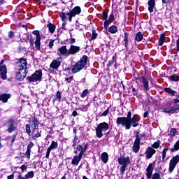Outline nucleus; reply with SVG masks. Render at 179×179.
<instances>
[{"instance_id": "13", "label": "nucleus", "mask_w": 179, "mask_h": 179, "mask_svg": "<svg viewBox=\"0 0 179 179\" xmlns=\"http://www.w3.org/2000/svg\"><path fill=\"white\" fill-rule=\"evenodd\" d=\"M135 80H139L140 82H142L143 86L144 87V92H148V90H150V87H149V81L145 76H142L139 78H136Z\"/></svg>"}, {"instance_id": "35", "label": "nucleus", "mask_w": 179, "mask_h": 179, "mask_svg": "<svg viewBox=\"0 0 179 179\" xmlns=\"http://www.w3.org/2000/svg\"><path fill=\"white\" fill-rule=\"evenodd\" d=\"M169 80H171V82H179V76L177 74H173L169 77Z\"/></svg>"}, {"instance_id": "4", "label": "nucleus", "mask_w": 179, "mask_h": 179, "mask_svg": "<svg viewBox=\"0 0 179 179\" xmlns=\"http://www.w3.org/2000/svg\"><path fill=\"white\" fill-rule=\"evenodd\" d=\"M135 141L133 144L132 150L134 153H138L141 149V139L145 138V134L144 133L140 134L138 130L134 131Z\"/></svg>"}, {"instance_id": "36", "label": "nucleus", "mask_w": 179, "mask_h": 179, "mask_svg": "<svg viewBox=\"0 0 179 179\" xmlns=\"http://www.w3.org/2000/svg\"><path fill=\"white\" fill-rule=\"evenodd\" d=\"M143 40V34L139 31L136 34L135 41H142Z\"/></svg>"}, {"instance_id": "24", "label": "nucleus", "mask_w": 179, "mask_h": 179, "mask_svg": "<svg viewBox=\"0 0 179 179\" xmlns=\"http://www.w3.org/2000/svg\"><path fill=\"white\" fill-rule=\"evenodd\" d=\"M83 157V156H82L80 154H78V155L74 156L73 159L71 161V164H74V166H78V164H79V162H80V160H82Z\"/></svg>"}, {"instance_id": "7", "label": "nucleus", "mask_w": 179, "mask_h": 179, "mask_svg": "<svg viewBox=\"0 0 179 179\" xmlns=\"http://www.w3.org/2000/svg\"><path fill=\"white\" fill-rule=\"evenodd\" d=\"M27 80L30 83L35 82L36 83H40L43 80V71L41 69L36 70L31 76L27 78Z\"/></svg>"}, {"instance_id": "33", "label": "nucleus", "mask_w": 179, "mask_h": 179, "mask_svg": "<svg viewBox=\"0 0 179 179\" xmlns=\"http://www.w3.org/2000/svg\"><path fill=\"white\" fill-rule=\"evenodd\" d=\"M165 41H166V35L164 34H162L160 36V38L158 41V45H160L162 47L164 44Z\"/></svg>"}, {"instance_id": "42", "label": "nucleus", "mask_w": 179, "mask_h": 179, "mask_svg": "<svg viewBox=\"0 0 179 179\" xmlns=\"http://www.w3.org/2000/svg\"><path fill=\"white\" fill-rule=\"evenodd\" d=\"M88 93H89V90L87 89L84 90L81 93L80 97H82L83 99H85V97L87 96Z\"/></svg>"}, {"instance_id": "55", "label": "nucleus", "mask_w": 179, "mask_h": 179, "mask_svg": "<svg viewBox=\"0 0 179 179\" xmlns=\"http://www.w3.org/2000/svg\"><path fill=\"white\" fill-rule=\"evenodd\" d=\"M76 150L78 152H82V145H78L76 147Z\"/></svg>"}, {"instance_id": "18", "label": "nucleus", "mask_w": 179, "mask_h": 179, "mask_svg": "<svg viewBox=\"0 0 179 179\" xmlns=\"http://www.w3.org/2000/svg\"><path fill=\"white\" fill-rule=\"evenodd\" d=\"M115 20V17H114V13L112 11L111 13L110 14L108 19L106 21H104V29H107L113 22Z\"/></svg>"}, {"instance_id": "43", "label": "nucleus", "mask_w": 179, "mask_h": 179, "mask_svg": "<svg viewBox=\"0 0 179 179\" xmlns=\"http://www.w3.org/2000/svg\"><path fill=\"white\" fill-rule=\"evenodd\" d=\"M159 146H160V141H159V140L157 142H155L152 145V148H153L154 149H159Z\"/></svg>"}, {"instance_id": "51", "label": "nucleus", "mask_w": 179, "mask_h": 179, "mask_svg": "<svg viewBox=\"0 0 179 179\" xmlns=\"http://www.w3.org/2000/svg\"><path fill=\"white\" fill-rule=\"evenodd\" d=\"M22 38L24 41H27V40H29V34H24L22 35Z\"/></svg>"}, {"instance_id": "12", "label": "nucleus", "mask_w": 179, "mask_h": 179, "mask_svg": "<svg viewBox=\"0 0 179 179\" xmlns=\"http://www.w3.org/2000/svg\"><path fill=\"white\" fill-rule=\"evenodd\" d=\"M62 63V57H59L57 59H54L52 62V64H50V69H55V71H58L61 64Z\"/></svg>"}, {"instance_id": "34", "label": "nucleus", "mask_w": 179, "mask_h": 179, "mask_svg": "<svg viewBox=\"0 0 179 179\" xmlns=\"http://www.w3.org/2000/svg\"><path fill=\"white\" fill-rule=\"evenodd\" d=\"M108 31L111 33V34H115V33L118 31V28L115 25H112L108 28Z\"/></svg>"}, {"instance_id": "15", "label": "nucleus", "mask_w": 179, "mask_h": 179, "mask_svg": "<svg viewBox=\"0 0 179 179\" xmlns=\"http://www.w3.org/2000/svg\"><path fill=\"white\" fill-rule=\"evenodd\" d=\"M7 132H8V134H12L13 131H15L16 126L15 125V120H13V119L8 120V121L7 122Z\"/></svg>"}, {"instance_id": "64", "label": "nucleus", "mask_w": 179, "mask_h": 179, "mask_svg": "<svg viewBox=\"0 0 179 179\" xmlns=\"http://www.w3.org/2000/svg\"><path fill=\"white\" fill-rule=\"evenodd\" d=\"M66 15L67 16H71V15H72V11L70 10L69 12H67V13H66Z\"/></svg>"}, {"instance_id": "10", "label": "nucleus", "mask_w": 179, "mask_h": 179, "mask_svg": "<svg viewBox=\"0 0 179 179\" xmlns=\"http://www.w3.org/2000/svg\"><path fill=\"white\" fill-rule=\"evenodd\" d=\"M3 62H5V60L3 59L0 62V74L1 79L3 80H6V79H8V76L6 75L8 71L6 69V65L3 64Z\"/></svg>"}, {"instance_id": "11", "label": "nucleus", "mask_w": 179, "mask_h": 179, "mask_svg": "<svg viewBox=\"0 0 179 179\" xmlns=\"http://www.w3.org/2000/svg\"><path fill=\"white\" fill-rule=\"evenodd\" d=\"M178 162H179V155H176L171 159L169 162V172L170 173L174 171V169H176V166H177V164H178Z\"/></svg>"}, {"instance_id": "52", "label": "nucleus", "mask_w": 179, "mask_h": 179, "mask_svg": "<svg viewBox=\"0 0 179 179\" xmlns=\"http://www.w3.org/2000/svg\"><path fill=\"white\" fill-rule=\"evenodd\" d=\"M31 151H30L29 150H27L24 156H26L27 157V159H30V153Z\"/></svg>"}, {"instance_id": "48", "label": "nucleus", "mask_w": 179, "mask_h": 179, "mask_svg": "<svg viewBox=\"0 0 179 179\" xmlns=\"http://www.w3.org/2000/svg\"><path fill=\"white\" fill-rule=\"evenodd\" d=\"M72 80H73V76H71L69 78H65V81L66 82V83H71V82H72Z\"/></svg>"}, {"instance_id": "1", "label": "nucleus", "mask_w": 179, "mask_h": 179, "mask_svg": "<svg viewBox=\"0 0 179 179\" xmlns=\"http://www.w3.org/2000/svg\"><path fill=\"white\" fill-rule=\"evenodd\" d=\"M139 121H141L139 115L136 114L132 116V112L129 111L127 117H117L116 124L117 125H122L125 129L128 130L131 127H133V128L139 127Z\"/></svg>"}, {"instance_id": "40", "label": "nucleus", "mask_w": 179, "mask_h": 179, "mask_svg": "<svg viewBox=\"0 0 179 179\" xmlns=\"http://www.w3.org/2000/svg\"><path fill=\"white\" fill-rule=\"evenodd\" d=\"M108 18V13L107 11H106L105 10H103L102 11V19L103 20H107V19Z\"/></svg>"}, {"instance_id": "26", "label": "nucleus", "mask_w": 179, "mask_h": 179, "mask_svg": "<svg viewBox=\"0 0 179 179\" xmlns=\"http://www.w3.org/2000/svg\"><path fill=\"white\" fill-rule=\"evenodd\" d=\"M156 6V1L155 0L148 1V10L150 13H153V8Z\"/></svg>"}, {"instance_id": "25", "label": "nucleus", "mask_w": 179, "mask_h": 179, "mask_svg": "<svg viewBox=\"0 0 179 179\" xmlns=\"http://www.w3.org/2000/svg\"><path fill=\"white\" fill-rule=\"evenodd\" d=\"M164 91L165 93H167V94H169V96H176V94H177V92L173 90L171 87H165L164 88Z\"/></svg>"}, {"instance_id": "20", "label": "nucleus", "mask_w": 179, "mask_h": 179, "mask_svg": "<svg viewBox=\"0 0 179 179\" xmlns=\"http://www.w3.org/2000/svg\"><path fill=\"white\" fill-rule=\"evenodd\" d=\"M79 51H80V48L79 46L71 45L69 50V55H75V54H78Z\"/></svg>"}, {"instance_id": "47", "label": "nucleus", "mask_w": 179, "mask_h": 179, "mask_svg": "<svg viewBox=\"0 0 179 179\" xmlns=\"http://www.w3.org/2000/svg\"><path fill=\"white\" fill-rule=\"evenodd\" d=\"M33 146H34V143L33 142L30 141V142L29 143V144L27 145V150H30V151H31V148H33Z\"/></svg>"}, {"instance_id": "59", "label": "nucleus", "mask_w": 179, "mask_h": 179, "mask_svg": "<svg viewBox=\"0 0 179 179\" xmlns=\"http://www.w3.org/2000/svg\"><path fill=\"white\" fill-rule=\"evenodd\" d=\"M8 37H9V38H12V37H13V31H10L8 32Z\"/></svg>"}, {"instance_id": "49", "label": "nucleus", "mask_w": 179, "mask_h": 179, "mask_svg": "<svg viewBox=\"0 0 179 179\" xmlns=\"http://www.w3.org/2000/svg\"><path fill=\"white\" fill-rule=\"evenodd\" d=\"M48 47H49L50 50H52V47H54V40L50 41Z\"/></svg>"}, {"instance_id": "38", "label": "nucleus", "mask_w": 179, "mask_h": 179, "mask_svg": "<svg viewBox=\"0 0 179 179\" xmlns=\"http://www.w3.org/2000/svg\"><path fill=\"white\" fill-rule=\"evenodd\" d=\"M92 37L89 39V41H92L97 38V32H96V29H94V28H92Z\"/></svg>"}, {"instance_id": "57", "label": "nucleus", "mask_w": 179, "mask_h": 179, "mask_svg": "<svg viewBox=\"0 0 179 179\" xmlns=\"http://www.w3.org/2000/svg\"><path fill=\"white\" fill-rule=\"evenodd\" d=\"M149 116V111H145L143 114V118H148Z\"/></svg>"}, {"instance_id": "22", "label": "nucleus", "mask_w": 179, "mask_h": 179, "mask_svg": "<svg viewBox=\"0 0 179 179\" xmlns=\"http://www.w3.org/2000/svg\"><path fill=\"white\" fill-rule=\"evenodd\" d=\"M146 176L148 179L152 178V174H153V165L152 163H150L148 168L146 169Z\"/></svg>"}, {"instance_id": "8", "label": "nucleus", "mask_w": 179, "mask_h": 179, "mask_svg": "<svg viewBox=\"0 0 179 179\" xmlns=\"http://www.w3.org/2000/svg\"><path fill=\"white\" fill-rule=\"evenodd\" d=\"M174 105L173 106H166L164 108V113L166 114H177L179 110V99H173Z\"/></svg>"}, {"instance_id": "16", "label": "nucleus", "mask_w": 179, "mask_h": 179, "mask_svg": "<svg viewBox=\"0 0 179 179\" xmlns=\"http://www.w3.org/2000/svg\"><path fill=\"white\" fill-rule=\"evenodd\" d=\"M57 148H58V143L57 141H52L50 145L47 149L45 155L46 159H48V157H50V153H51V150H52V149H57Z\"/></svg>"}, {"instance_id": "32", "label": "nucleus", "mask_w": 179, "mask_h": 179, "mask_svg": "<svg viewBox=\"0 0 179 179\" xmlns=\"http://www.w3.org/2000/svg\"><path fill=\"white\" fill-rule=\"evenodd\" d=\"M87 149H89V143H84V146L82 145L81 152H80L79 155L83 156L86 153Z\"/></svg>"}, {"instance_id": "54", "label": "nucleus", "mask_w": 179, "mask_h": 179, "mask_svg": "<svg viewBox=\"0 0 179 179\" xmlns=\"http://www.w3.org/2000/svg\"><path fill=\"white\" fill-rule=\"evenodd\" d=\"M75 43H76V39H75L73 38H70V40H69L70 44H75Z\"/></svg>"}, {"instance_id": "44", "label": "nucleus", "mask_w": 179, "mask_h": 179, "mask_svg": "<svg viewBox=\"0 0 179 179\" xmlns=\"http://www.w3.org/2000/svg\"><path fill=\"white\" fill-rule=\"evenodd\" d=\"M176 134H177V129L176 128L171 129V131H170L171 136H176Z\"/></svg>"}, {"instance_id": "39", "label": "nucleus", "mask_w": 179, "mask_h": 179, "mask_svg": "<svg viewBox=\"0 0 179 179\" xmlns=\"http://www.w3.org/2000/svg\"><path fill=\"white\" fill-rule=\"evenodd\" d=\"M61 92L57 91L56 95L53 98V101H57V100H61Z\"/></svg>"}, {"instance_id": "6", "label": "nucleus", "mask_w": 179, "mask_h": 179, "mask_svg": "<svg viewBox=\"0 0 179 179\" xmlns=\"http://www.w3.org/2000/svg\"><path fill=\"white\" fill-rule=\"evenodd\" d=\"M110 128V125L107 122H102L98 124L97 127L95 129L96 136L99 139L103 138V132H107Z\"/></svg>"}, {"instance_id": "29", "label": "nucleus", "mask_w": 179, "mask_h": 179, "mask_svg": "<svg viewBox=\"0 0 179 179\" xmlns=\"http://www.w3.org/2000/svg\"><path fill=\"white\" fill-rule=\"evenodd\" d=\"M47 27L48 28L50 33H51L52 34H54V31H55V29H56L57 26H55V24H54L51 22H49L47 24Z\"/></svg>"}, {"instance_id": "63", "label": "nucleus", "mask_w": 179, "mask_h": 179, "mask_svg": "<svg viewBox=\"0 0 179 179\" xmlns=\"http://www.w3.org/2000/svg\"><path fill=\"white\" fill-rule=\"evenodd\" d=\"M15 178V175L13 173L7 177V179H13Z\"/></svg>"}, {"instance_id": "2", "label": "nucleus", "mask_w": 179, "mask_h": 179, "mask_svg": "<svg viewBox=\"0 0 179 179\" xmlns=\"http://www.w3.org/2000/svg\"><path fill=\"white\" fill-rule=\"evenodd\" d=\"M15 79L22 81L27 75V60L21 59L15 63Z\"/></svg>"}, {"instance_id": "45", "label": "nucleus", "mask_w": 179, "mask_h": 179, "mask_svg": "<svg viewBox=\"0 0 179 179\" xmlns=\"http://www.w3.org/2000/svg\"><path fill=\"white\" fill-rule=\"evenodd\" d=\"M152 179H162V177H160V173H155L152 174Z\"/></svg>"}, {"instance_id": "56", "label": "nucleus", "mask_w": 179, "mask_h": 179, "mask_svg": "<svg viewBox=\"0 0 179 179\" xmlns=\"http://www.w3.org/2000/svg\"><path fill=\"white\" fill-rule=\"evenodd\" d=\"M20 169L23 172V171H24V170H27V166L26 165H22L20 167Z\"/></svg>"}, {"instance_id": "5", "label": "nucleus", "mask_w": 179, "mask_h": 179, "mask_svg": "<svg viewBox=\"0 0 179 179\" xmlns=\"http://www.w3.org/2000/svg\"><path fill=\"white\" fill-rule=\"evenodd\" d=\"M25 128L26 134H27V135H31V129L33 134H34V131L38 128V120H37L36 117H32L29 120V124H26Z\"/></svg>"}, {"instance_id": "17", "label": "nucleus", "mask_w": 179, "mask_h": 179, "mask_svg": "<svg viewBox=\"0 0 179 179\" xmlns=\"http://www.w3.org/2000/svg\"><path fill=\"white\" fill-rule=\"evenodd\" d=\"M155 153H156V150L153 149V148L152 147H148L145 150V157L147 160H149V159H152Z\"/></svg>"}, {"instance_id": "27", "label": "nucleus", "mask_w": 179, "mask_h": 179, "mask_svg": "<svg viewBox=\"0 0 179 179\" xmlns=\"http://www.w3.org/2000/svg\"><path fill=\"white\" fill-rule=\"evenodd\" d=\"M115 62H117V55H113L112 59L108 62L106 65L107 71H110V66L114 65Z\"/></svg>"}, {"instance_id": "9", "label": "nucleus", "mask_w": 179, "mask_h": 179, "mask_svg": "<svg viewBox=\"0 0 179 179\" xmlns=\"http://www.w3.org/2000/svg\"><path fill=\"white\" fill-rule=\"evenodd\" d=\"M118 164L122 166L120 167V174H124L125 173V170H127V166L131 163V160L129 159V157H119L117 159Z\"/></svg>"}, {"instance_id": "53", "label": "nucleus", "mask_w": 179, "mask_h": 179, "mask_svg": "<svg viewBox=\"0 0 179 179\" xmlns=\"http://www.w3.org/2000/svg\"><path fill=\"white\" fill-rule=\"evenodd\" d=\"M110 110L108 109H106L102 114H101V116L102 117H106V115L108 114Z\"/></svg>"}, {"instance_id": "14", "label": "nucleus", "mask_w": 179, "mask_h": 179, "mask_svg": "<svg viewBox=\"0 0 179 179\" xmlns=\"http://www.w3.org/2000/svg\"><path fill=\"white\" fill-rule=\"evenodd\" d=\"M32 34H34V36H36V38L35 41V45L36 48H38V50H40L41 47V36H40V31L38 30L33 31Z\"/></svg>"}, {"instance_id": "19", "label": "nucleus", "mask_w": 179, "mask_h": 179, "mask_svg": "<svg viewBox=\"0 0 179 179\" xmlns=\"http://www.w3.org/2000/svg\"><path fill=\"white\" fill-rule=\"evenodd\" d=\"M123 38V45H124L125 50L128 51V46L129 45V34L128 32H124Z\"/></svg>"}, {"instance_id": "28", "label": "nucleus", "mask_w": 179, "mask_h": 179, "mask_svg": "<svg viewBox=\"0 0 179 179\" xmlns=\"http://www.w3.org/2000/svg\"><path fill=\"white\" fill-rule=\"evenodd\" d=\"M80 12H82V9L79 6H76L71 10L72 16H75L76 15H80Z\"/></svg>"}, {"instance_id": "60", "label": "nucleus", "mask_w": 179, "mask_h": 179, "mask_svg": "<svg viewBox=\"0 0 179 179\" xmlns=\"http://www.w3.org/2000/svg\"><path fill=\"white\" fill-rule=\"evenodd\" d=\"M72 115L73 117H76V115H78V111H76V110H74L72 113Z\"/></svg>"}, {"instance_id": "46", "label": "nucleus", "mask_w": 179, "mask_h": 179, "mask_svg": "<svg viewBox=\"0 0 179 179\" xmlns=\"http://www.w3.org/2000/svg\"><path fill=\"white\" fill-rule=\"evenodd\" d=\"M60 17L63 22H65L66 20V14L65 13H61Z\"/></svg>"}, {"instance_id": "37", "label": "nucleus", "mask_w": 179, "mask_h": 179, "mask_svg": "<svg viewBox=\"0 0 179 179\" xmlns=\"http://www.w3.org/2000/svg\"><path fill=\"white\" fill-rule=\"evenodd\" d=\"M89 104L87 105H80L78 110H80V111H83V113H86L87 110H89Z\"/></svg>"}, {"instance_id": "61", "label": "nucleus", "mask_w": 179, "mask_h": 179, "mask_svg": "<svg viewBox=\"0 0 179 179\" xmlns=\"http://www.w3.org/2000/svg\"><path fill=\"white\" fill-rule=\"evenodd\" d=\"M132 92H133L134 96H136V94H138V93L136 92V90L135 89V87H132Z\"/></svg>"}, {"instance_id": "23", "label": "nucleus", "mask_w": 179, "mask_h": 179, "mask_svg": "<svg viewBox=\"0 0 179 179\" xmlns=\"http://www.w3.org/2000/svg\"><path fill=\"white\" fill-rule=\"evenodd\" d=\"M10 99V94H0V101H3V103H8V100Z\"/></svg>"}, {"instance_id": "3", "label": "nucleus", "mask_w": 179, "mask_h": 179, "mask_svg": "<svg viewBox=\"0 0 179 179\" xmlns=\"http://www.w3.org/2000/svg\"><path fill=\"white\" fill-rule=\"evenodd\" d=\"M87 56L83 55L80 58V61L76 63V64L73 66L71 69L72 73H78V72H80L82 69L86 68V65H87Z\"/></svg>"}, {"instance_id": "58", "label": "nucleus", "mask_w": 179, "mask_h": 179, "mask_svg": "<svg viewBox=\"0 0 179 179\" xmlns=\"http://www.w3.org/2000/svg\"><path fill=\"white\" fill-rule=\"evenodd\" d=\"M66 22L64 21L63 24H62V29H63V30H66Z\"/></svg>"}, {"instance_id": "31", "label": "nucleus", "mask_w": 179, "mask_h": 179, "mask_svg": "<svg viewBox=\"0 0 179 179\" xmlns=\"http://www.w3.org/2000/svg\"><path fill=\"white\" fill-rule=\"evenodd\" d=\"M101 160L103 163H107L108 162V154L107 152H103L101 155Z\"/></svg>"}, {"instance_id": "62", "label": "nucleus", "mask_w": 179, "mask_h": 179, "mask_svg": "<svg viewBox=\"0 0 179 179\" xmlns=\"http://www.w3.org/2000/svg\"><path fill=\"white\" fill-rule=\"evenodd\" d=\"M17 179H27V178H26V176L22 177V174H19L17 176Z\"/></svg>"}, {"instance_id": "30", "label": "nucleus", "mask_w": 179, "mask_h": 179, "mask_svg": "<svg viewBox=\"0 0 179 179\" xmlns=\"http://www.w3.org/2000/svg\"><path fill=\"white\" fill-rule=\"evenodd\" d=\"M41 132H40V131H38V128L36 129L35 131H34L33 133V130L31 132V135L29 136H32L33 138H40V136H41Z\"/></svg>"}, {"instance_id": "50", "label": "nucleus", "mask_w": 179, "mask_h": 179, "mask_svg": "<svg viewBox=\"0 0 179 179\" xmlns=\"http://www.w3.org/2000/svg\"><path fill=\"white\" fill-rule=\"evenodd\" d=\"M113 133L116 134V135L115 136V139H118V138H120V131L118 130H117V129H115L113 131Z\"/></svg>"}, {"instance_id": "41", "label": "nucleus", "mask_w": 179, "mask_h": 179, "mask_svg": "<svg viewBox=\"0 0 179 179\" xmlns=\"http://www.w3.org/2000/svg\"><path fill=\"white\" fill-rule=\"evenodd\" d=\"M25 177H26L27 179L33 178L34 177V172L33 171L28 172L25 175Z\"/></svg>"}, {"instance_id": "21", "label": "nucleus", "mask_w": 179, "mask_h": 179, "mask_svg": "<svg viewBox=\"0 0 179 179\" xmlns=\"http://www.w3.org/2000/svg\"><path fill=\"white\" fill-rule=\"evenodd\" d=\"M59 52L61 54V55H64V57H69V50H68V49L66 48V45H64L59 48Z\"/></svg>"}]
</instances>
